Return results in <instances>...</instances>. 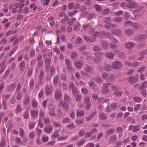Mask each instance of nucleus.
Instances as JSON below:
<instances>
[{
    "mask_svg": "<svg viewBox=\"0 0 147 147\" xmlns=\"http://www.w3.org/2000/svg\"><path fill=\"white\" fill-rule=\"evenodd\" d=\"M90 97L87 96L85 97L84 99V102L85 103V109L86 110L89 109L91 106V103L90 102Z\"/></svg>",
    "mask_w": 147,
    "mask_h": 147,
    "instance_id": "1",
    "label": "nucleus"
},
{
    "mask_svg": "<svg viewBox=\"0 0 147 147\" xmlns=\"http://www.w3.org/2000/svg\"><path fill=\"white\" fill-rule=\"evenodd\" d=\"M138 76H129L127 78V80L131 84H132L136 82L138 80Z\"/></svg>",
    "mask_w": 147,
    "mask_h": 147,
    "instance_id": "2",
    "label": "nucleus"
},
{
    "mask_svg": "<svg viewBox=\"0 0 147 147\" xmlns=\"http://www.w3.org/2000/svg\"><path fill=\"white\" fill-rule=\"evenodd\" d=\"M121 66L122 65L119 61H116L112 63L111 67L114 69H118L120 68Z\"/></svg>",
    "mask_w": 147,
    "mask_h": 147,
    "instance_id": "3",
    "label": "nucleus"
},
{
    "mask_svg": "<svg viewBox=\"0 0 147 147\" xmlns=\"http://www.w3.org/2000/svg\"><path fill=\"white\" fill-rule=\"evenodd\" d=\"M69 87L71 90H72V93L74 95L78 93V91L72 82H70L69 84Z\"/></svg>",
    "mask_w": 147,
    "mask_h": 147,
    "instance_id": "4",
    "label": "nucleus"
},
{
    "mask_svg": "<svg viewBox=\"0 0 147 147\" xmlns=\"http://www.w3.org/2000/svg\"><path fill=\"white\" fill-rule=\"evenodd\" d=\"M58 105L60 107H62L65 110L68 111L69 109V106L67 102H65L63 103L62 101H60L58 104Z\"/></svg>",
    "mask_w": 147,
    "mask_h": 147,
    "instance_id": "5",
    "label": "nucleus"
},
{
    "mask_svg": "<svg viewBox=\"0 0 147 147\" xmlns=\"http://www.w3.org/2000/svg\"><path fill=\"white\" fill-rule=\"evenodd\" d=\"M61 91L59 89H57L55 92L54 96L56 100H59L61 96Z\"/></svg>",
    "mask_w": 147,
    "mask_h": 147,
    "instance_id": "6",
    "label": "nucleus"
},
{
    "mask_svg": "<svg viewBox=\"0 0 147 147\" xmlns=\"http://www.w3.org/2000/svg\"><path fill=\"white\" fill-rule=\"evenodd\" d=\"M146 38V35L142 34L137 36L135 38L134 40L138 42H140L141 40L145 39Z\"/></svg>",
    "mask_w": 147,
    "mask_h": 147,
    "instance_id": "7",
    "label": "nucleus"
},
{
    "mask_svg": "<svg viewBox=\"0 0 147 147\" xmlns=\"http://www.w3.org/2000/svg\"><path fill=\"white\" fill-rule=\"evenodd\" d=\"M110 84V83L104 84L103 85V87L102 88L101 92L103 93H106L109 91L108 86Z\"/></svg>",
    "mask_w": 147,
    "mask_h": 147,
    "instance_id": "8",
    "label": "nucleus"
},
{
    "mask_svg": "<svg viewBox=\"0 0 147 147\" xmlns=\"http://www.w3.org/2000/svg\"><path fill=\"white\" fill-rule=\"evenodd\" d=\"M65 60L67 69L70 72L73 71V69L72 67L71 66L70 61L68 59H65Z\"/></svg>",
    "mask_w": 147,
    "mask_h": 147,
    "instance_id": "9",
    "label": "nucleus"
},
{
    "mask_svg": "<svg viewBox=\"0 0 147 147\" xmlns=\"http://www.w3.org/2000/svg\"><path fill=\"white\" fill-rule=\"evenodd\" d=\"M100 45L102 48L105 49H107L109 48L108 43L104 40H103L101 41Z\"/></svg>",
    "mask_w": 147,
    "mask_h": 147,
    "instance_id": "10",
    "label": "nucleus"
},
{
    "mask_svg": "<svg viewBox=\"0 0 147 147\" xmlns=\"http://www.w3.org/2000/svg\"><path fill=\"white\" fill-rule=\"evenodd\" d=\"M138 6V5L136 3L134 2H131V3H128L126 4V6L130 9L134 8Z\"/></svg>",
    "mask_w": 147,
    "mask_h": 147,
    "instance_id": "11",
    "label": "nucleus"
},
{
    "mask_svg": "<svg viewBox=\"0 0 147 147\" xmlns=\"http://www.w3.org/2000/svg\"><path fill=\"white\" fill-rule=\"evenodd\" d=\"M53 130V128L51 125H48L45 127L44 129V131L47 134H49Z\"/></svg>",
    "mask_w": 147,
    "mask_h": 147,
    "instance_id": "12",
    "label": "nucleus"
},
{
    "mask_svg": "<svg viewBox=\"0 0 147 147\" xmlns=\"http://www.w3.org/2000/svg\"><path fill=\"white\" fill-rule=\"evenodd\" d=\"M134 43L131 42H126L125 44V47L127 49H130L135 47Z\"/></svg>",
    "mask_w": 147,
    "mask_h": 147,
    "instance_id": "13",
    "label": "nucleus"
},
{
    "mask_svg": "<svg viewBox=\"0 0 147 147\" xmlns=\"http://www.w3.org/2000/svg\"><path fill=\"white\" fill-rule=\"evenodd\" d=\"M45 93L47 96L50 95L51 93V90L48 85L47 84L45 87Z\"/></svg>",
    "mask_w": 147,
    "mask_h": 147,
    "instance_id": "14",
    "label": "nucleus"
},
{
    "mask_svg": "<svg viewBox=\"0 0 147 147\" xmlns=\"http://www.w3.org/2000/svg\"><path fill=\"white\" fill-rule=\"evenodd\" d=\"M45 61L46 64V65L45 67V69H47V70L48 69L49 64L51 62V59L50 58H47L45 59Z\"/></svg>",
    "mask_w": 147,
    "mask_h": 147,
    "instance_id": "15",
    "label": "nucleus"
},
{
    "mask_svg": "<svg viewBox=\"0 0 147 147\" xmlns=\"http://www.w3.org/2000/svg\"><path fill=\"white\" fill-rule=\"evenodd\" d=\"M25 62L24 61H22L19 64V68L21 71H23L25 69Z\"/></svg>",
    "mask_w": 147,
    "mask_h": 147,
    "instance_id": "16",
    "label": "nucleus"
},
{
    "mask_svg": "<svg viewBox=\"0 0 147 147\" xmlns=\"http://www.w3.org/2000/svg\"><path fill=\"white\" fill-rule=\"evenodd\" d=\"M16 83H13L9 85L7 88V90L8 91H13L16 86Z\"/></svg>",
    "mask_w": 147,
    "mask_h": 147,
    "instance_id": "17",
    "label": "nucleus"
},
{
    "mask_svg": "<svg viewBox=\"0 0 147 147\" xmlns=\"http://www.w3.org/2000/svg\"><path fill=\"white\" fill-rule=\"evenodd\" d=\"M80 25L78 22H76L75 23L73 27V30L75 31H78L80 30L79 27Z\"/></svg>",
    "mask_w": 147,
    "mask_h": 147,
    "instance_id": "18",
    "label": "nucleus"
},
{
    "mask_svg": "<svg viewBox=\"0 0 147 147\" xmlns=\"http://www.w3.org/2000/svg\"><path fill=\"white\" fill-rule=\"evenodd\" d=\"M84 38L85 41L88 42H93L95 41V38H90L86 36H84Z\"/></svg>",
    "mask_w": 147,
    "mask_h": 147,
    "instance_id": "19",
    "label": "nucleus"
},
{
    "mask_svg": "<svg viewBox=\"0 0 147 147\" xmlns=\"http://www.w3.org/2000/svg\"><path fill=\"white\" fill-rule=\"evenodd\" d=\"M147 87V82L145 81L142 82L139 87V89L142 90Z\"/></svg>",
    "mask_w": 147,
    "mask_h": 147,
    "instance_id": "20",
    "label": "nucleus"
},
{
    "mask_svg": "<svg viewBox=\"0 0 147 147\" xmlns=\"http://www.w3.org/2000/svg\"><path fill=\"white\" fill-rule=\"evenodd\" d=\"M84 69L86 72L91 73V72L92 70V68L89 65H87L84 67Z\"/></svg>",
    "mask_w": 147,
    "mask_h": 147,
    "instance_id": "21",
    "label": "nucleus"
},
{
    "mask_svg": "<svg viewBox=\"0 0 147 147\" xmlns=\"http://www.w3.org/2000/svg\"><path fill=\"white\" fill-rule=\"evenodd\" d=\"M111 32L113 34H116L117 35H119L121 34V31L119 29H113L111 30Z\"/></svg>",
    "mask_w": 147,
    "mask_h": 147,
    "instance_id": "22",
    "label": "nucleus"
},
{
    "mask_svg": "<svg viewBox=\"0 0 147 147\" xmlns=\"http://www.w3.org/2000/svg\"><path fill=\"white\" fill-rule=\"evenodd\" d=\"M84 114V111L83 110H78L77 112L76 116L77 117H81Z\"/></svg>",
    "mask_w": 147,
    "mask_h": 147,
    "instance_id": "23",
    "label": "nucleus"
},
{
    "mask_svg": "<svg viewBox=\"0 0 147 147\" xmlns=\"http://www.w3.org/2000/svg\"><path fill=\"white\" fill-rule=\"evenodd\" d=\"M147 54V51H143L140 53L139 56L138 57V59L140 60L144 58V54Z\"/></svg>",
    "mask_w": 147,
    "mask_h": 147,
    "instance_id": "24",
    "label": "nucleus"
},
{
    "mask_svg": "<svg viewBox=\"0 0 147 147\" xmlns=\"http://www.w3.org/2000/svg\"><path fill=\"white\" fill-rule=\"evenodd\" d=\"M83 65V63L81 61H80L76 62L75 64V66L77 69H80Z\"/></svg>",
    "mask_w": 147,
    "mask_h": 147,
    "instance_id": "25",
    "label": "nucleus"
},
{
    "mask_svg": "<svg viewBox=\"0 0 147 147\" xmlns=\"http://www.w3.org/2000/svg\"><path fill=\"white\" fill-rule=\"evenodd\" d=\"M96 114V112H93L91 115L88 116L86 118V121H89L91 119H92V117H93Z\"/></svg>",
    "mask_w": 147,
    "mask_h": 147,
    "instance_id": "26",
    "label": "nucleus"
},
{
    "mask_svg": "<svg viewBox=\"0 0 147 147\" xmlns=\"http://www.w3.org/2000/svg\"><path fill=\"white\" fill-rule=\"evenodd\" d=\"M90 26L87 24H84L82 25V30L83 31H85L88 28H90Z\"/></svg>",
    "mask_w": 147,
    "mask_h": 147,
    "instance_id": "27",
    "label": "nucleus"
},
{
    "mask_svg": "<svg viewBox=\"0 0 147 147\" xmlns=\"http://www.w3.org/2000/svg\"><path fill=\"white\" fill-rule=\"evenodd\" d=\"M122 91L118 90L115 91L114 92V94L116 96H119L122 95Z\"/></svg>",
    "mask_w": 147,
    "mask_h": 147,
    "instance_id": "28",
    "label": "nucleus"
},
{
    "mask_svg": "<svg viewBox=\"0 0 147 147\" xmlns=\"http://www.w3.org/2000/svg\"><path fill=\"white\" fill-rule=\"evenodd\" d=\"M105 55L109 59H112L114 56V54L111 52H108L105 54Z\"/></svg>",
    "mask_w": 147,
    "mask_h": 147,
    "instance_id": "29",
    "label": "nucleus"
},
{
    "mask_svg": "<svg viewBox=\"0 0 147 147\" xmlns=\"http://www.w3.org/2000/svg\"><path fill=\"white\" fill-rule=\"evenodd\" d=\"M112 20L114 22H119L122 21V18L119 17H115Z\"/></svg>",
    "mask_w": 147,
    "mask_h": 147,
    "instance_id": "30",
    "label": "nucleus"
},
{
    "mask_svg": "<svg viewBox=\"0 0 147 147\" xmlns=\"http://www.w3.org/2000/svg\"><path fill=\"white\" fill-rule=\"evenodd\" d=\"M101 34L103 35H104L106 38L109 39L111 37V34L109 32L105 33L104 31H102L101 32Z\"/></svg>",
    "mask_w": 147,
    "mask_h": 147,
    "instance_id": "31",
    "label": "nucleus"
},
{
    "mask_svg": "<svg viewBox=\"0 0 147 147\" xmlns=\"http://www.w3.org/2000/svg\"><path fill=\"white\" fill-rule=\"evenodd\" d=\"M22 111V109L21 108L20 105H18L16 109V113H20Z\"/></svg>",
    "mask_w": 147,
    "mask_h": 147,
    "instance_id": "32",
    "label": "nucleus"
},
{
    "mask_svg": "<svg viewBox=\"0 0 147 147\" xmlns=\"http://www.w3.org/2000/svg\"><path fill=\"white\" fill-rule=\"evenodd\" d=\"M2 104L4 110H5L7 109V100H3L2 101Z\"/></svg>",
    "mask_w": 147,
    "mask_h": 147,
    "instance_id": "33",
    "label": "nucleus"
},
{
    "mask_svg": "<svg viewBox=\"0 0 147 147\" xmlns=\"http://www.w3.org/2000/svg\"><path fill=\"white\" fill-rule=\"evenodd\" d=\"M55 109L54 108L51 109L49 112V114L52 116H56V114L55 112Z\"/></svg>",
    "mask_w": 147,
    "mask_h": 147,
    "instance_id": "34",
    "label": "nucleus"
},
{
    "mask_svg": "<svg viewBox=\"0 0 147 147\" xmlns=\"http://www.w3.org/2000/svg\"><path fill=\"white\" fill-rule=\"evenodd\" d=\"M116 140V136L113 135L111 136L109 139V142L113 143L115 142Z\"/></svg>",
    "mask_w": 147,
    "mask_h": 147,
    "instance_id": "35",
    "label": "nucleus"
},
{
    "mask_svg": "<svg viewBox=\"0 0 147 147\" xmlns=\"http://www.w3.org/2000/svg\"><path fill=\"white\" fill-rule=\"evenodd\" d=\"M38 112L37 110H31L30 111V114L32 117H35L38 115Z\"/></svg>",
    "mask_w": 147,
    "mask_h": 147,
    "instance_id": "36",
    "label": "nucleus"
},
{
    "mask_svg": "<svg viewBox=\"0 0 147 147\" xmlns=\"http://www.w3.org/2000/svg\"><path fill=\"white\" fill-rule=\"evenodd\" d=\"M10 70V68H8L7 70H6L5 73H4L3 76V78H5L7 77L8 76Z\"/></svg>",
    "mask_w": 147,
    "mask_h": 147,
    "instance_id": "37",
    "label": "nucleus"
},
{
    "mask_svg": "<svg viewBox=\"0 0 147 147\" xmlns=\"http://www.w3.org/2000/svg\"><path fill=\"white\" fill-rule=\"evenodd\" d=\"M82 41V38L79 36H77L75 41V42L77 44H81Z\"/></svg>",
    "mask_w": 147,
    "mask_h": 147,
    "instance_id": "38",
    "label": "nucleus"
},
{
    "mask_svg": "<svg viewBox=\"0 0 147 147\" xmlns=\"http://www.w3.org/2000/svg\"><path fill=\"white\" fill-rule=\"evenodd\" d=\"M41 3L44 6L47 5L49 4L50 0H41Z\"/></svg>",
    "mask_w": 147,
    "mask_h": 147,
    "instance_id": "39",
    "label": "nucleus"
},
{
    "mask_svg": "<svg viewBox=\"0 0 147 147\" xmlns=\"http://www.w3.org/2000/svg\"><path fill=\"white\" fill-rule=\"evenodd\" d=\"M63 123H67L71 122V119L69 118L66 117L64 118L62 121Z\"/></svg>",
    "mask_w": 147,
    "mask_h": 147,
    "instance_id": "40",
    "label": "nucleus"
},
{
    "mask_svg": "<svg viewBox=\"0 0 147 147\" xmlns=\"http://www.w3.org/2000/svg\"><path fill=\"white\" fill-rule=\"evenodd\" d=\"M78 11L77 10L73 11L68 13V15L70 17H72L74 14L77 13Z\"/></svg>",
    "mask_w": 147,
    "mask_h": 147,
    "instance_id": "41",
    "label": "nucleus"
},
{
    "mask_svg": "<svg viewBox=\"0 0 147 147\" xmlns=\"http://www.w3.org/2000/svg\"><path fill=\"white\" fill-rule=\"evenodd\" d=\"M84 120L81 119H78L75 120V122L76 124L78 125H80L82 124L84 122Z\"/></svg>",
    "mask_w": 147,
    "mask_h": 147,
    "instance_id": "42",
    "label": "nucleus"
},
{
    "mask_svg": "<svg viewBox=\"0 0 147 147\" xmlns=\"http://www.w3.org/2000/svg\"><path fill=\"white\" fill-rule=\"evenodd\" d=\"M85 141H86L85 139H82L78 143L77 145L78 146H80L84 144L85 143Z\"/></svg>",
    "mask_w": 147,
    "mask_h": 147,
    "instance_id": "43",
    "label": "nucleus"
},
{
    "mask_svg": "<svg viewBox=\"0 0 147 147\" xmlns=\"http://www.w3.org/2000/svg\"><path fill=\"white\" fill-rule=\"evenodd\" d=\"M99 117L101 119L104 120L107 119V116L105 114L102 113L100 115Z\"/></svg>",
    "mask_w": 147,
    "mask_h": 147,
    "instance_id": "44",
    "label": "nucleus"
},
{
    "mask_svg": "<svg viewBox=\"0 0 147 147\" xmlns=\"http://www.w3.org/2000/svg\"><path fill=\"white\" fill-rule=\"evenodd\" d=\"M132 25L136 30L138 29L139 27H140V25L139 24L136 23H133Z\"/></svg>",
    "mask_w": 147,
    "mask_h": 147,
    "instance_id": "45",
    "label": "nucleus"
},
{
    "mask_svg": "<svg viewBox=\"0 0 147 147\" xmlns=\"http://www.w3.org/2000/svg\"><path fill=\"white\" fill-rule=\"evenodd\" d=\"M6 144L5 140V138H3L0 142V146L1 147H4Z\"/></svg>",
    "mask_w": 147,
    "mask_h": 147,
    "instance_id": "46",
    "label": "nucleus"
},
{
    "mask_svg": "<svg viewBox=\"0 0 147 147\" xmlns=\"http://www.w3.org/2000/svg\"><path fill=\"white\" fill-rule=\"evenodd\" d=\"M140 129L139 125H136L134 127L133 129V131L134 132H136L138 131Z\"/></svg>",
    "mask_w": 147,
    "mask_h": 147,
    "instance_id": "47",
    "label": "nucleus"
},
{
    "mask_svg": "<svg viewBox=\"0 0 147 147\" xmlns=\"http://www.w3.org/2000/svg\"><path fill=\"white\" fill-rule=\"evenodd\" d=\"M125 33L126 35H130L133 34V32L132 30L128 29L125 31Z\"/></svg>",
    "mask_w": 147,
    "mask_h": 147,
    "instance_id": "48",
    "label": "nucleus"
},
{
    "mask_svg": "<svg viewBox=\"0 0 147 147\" xmlns=\"http://www.w3.org/2000/svg\"><path fill=\"white\" fill-rule=\"evenodd\" d=\"M81 92L82 94H85L86 95L88 94V90L87 89L85 88H83L81 89Z\"/></svg>",
    "mask_w": 147,
    "mask_h": 147,
    "instance_id": "49",
    "label": "nucleus"
},
{
    "mask_svg": "<svg viewBox=\"0 0 147 147\" xmlns=\"http://www.w3.org/2000/svg\"><path fill=\"white\" fill-rule=\"evenodd\" d=\"M115 131L114 129L111 128L106 132V134L108 135L112 134Z\"/></svg>",
    "mask_w": 147,
    "mask_h": 147,
    "instance_id": "50",
    "label": "nucleus"
},
{
    "mask_svg": "<svg viewBox=\"0 0 147 147\" xmlns=\"http://www.w3.org/2000/svg\"><path fill=\"white\" fill-rule=\"evenodd\" d=\"M32 105L34 108H36L38 106V103L34 99L32 100Z\"/></svg>",
    "mask_w": 147,
    "mask_h": 147,
    "instance_id": "51",
    "label": "nucleus"
},
{
    "mask_svg": "<svg viewBox=\"0 0 147 147\" xmlns=\"http://www.w3.org/2000/svg\"><path fill=\"white\" fill-rule=\"evenodd\" d=\"M133 100L135 102H139L142 100L138 96H135L133 98Z\"/></svg>",
    "mask_w": 147,
    "mask_h": 147,
    "instance_id": "52",
    "label": "nucleus"
},
{
    "mask_svg": "<svg viewBox=\"0 0 147 147\" xmlns=\"http://www.w3.org/2000/svg\"><path fill=\"white\" fill-rule=\"evenodd\" d=\"M43 121L46 124H49L50 123V119L49 117H45L43 119Z\"/></svg>",
    "mask_w": 147,
    "mask_h": 147,
    "instance_id": "53",
    "label": "nucleus"
},
{
    "mask_svg": "<svg viewBox=\"0 0 147 147\" xmlns=\"http://www.w3.org/2000/svg\"><path fill=\"white\" fill-rule=\"evenodd\" d=\"M102 77L103 79L106 80L107 81L108 79L109 76L108 74L106 73H103L102 74Z\"/></svg>",
    "mask_w": 147,
    "mask_h": 147,
    "instance_id": "54",
    "label": "nucleus"
},
{
    "mask_svg": "<svg viewBox=\"0 0 147 147\" xmlns=\"http://www.w3.org/2000/svg\"><path fill=\"white\" fill-rule=\"evenodd\" d=\"M16 99L15 97H11L10 100L9 102L11 104H13L16 102Z\"/></svg>",
    "mask_w": 147,
    "mask_h": 147,
    "instance_id": "55",
    "label": "nucleus"
},
{
    "mask_svg": "<svg viewBox=\"0 0 147 147\" xmlns=\"http://www.w3.org/2000/svg\"><path fill=\"white\" fill-rule=\"evenodd\" d=\"M123 12L121 10H119L117 12L114 13V15L115 16H120L123 14Z\"/></svg>",
    "mask_w": 147,
    "mask_h": 147,
    "instance_id": "56",
    "label": "nucleus"
},
{
    "mask_svg": "<svg viewBox=\"0 0 147 147\" xmlns=\"http://www.w3.org/2000/svg\"><path fill=\"white\" fill-rule=\"evenodd\" d=\"M93 37L92 38H95V37H101V36H100V32H96L94 34H93Z\"/></svg>",
    "mask_w": 147,
    "mask_h": 147,
    "instance_id": "57",
    "label": "nucleus"
},
{
    "mask_svg": "<svg viewBox=\"0 0 147 147\" xmlns=\"http://www.w3.org/2000/svg\"><path fill=\"white\" fill-rule=\"evenodd\" d=\"M101 59V58L99 57H97V56L93 59L94 62L96 63H97L100 61Z\"/></svg>",
    "mask_w": 147,
    "mask_h": 147,
    "instance_id": "58",
    "label": "nucleus"
},
{
    "mask_svg": "<svg viewBox=\"0 0 147 147\" xmlns=\"http://www.w3.org/2000/svg\"><path fill=\"white\" fill-rule=\"evenodd\" d=\"M22 93L20 92H18L17 96L16 98L17 100H19L20 99L22 98Z\"/></svg>",
    "mask_w": 147,
    "mask_h": 147,
    "instance_id": "59",
    "label": "nucleus"
},
{
    "mask_svg": "<svg viewBox=\"0 0 147 147\" xmlns=\"http://www.w3.org/2000/svg\"><path fill=\"white\" fill-rule=\"evenodd\" d=\"M59 136V133L57 131L55 132L52 135V138H56L57 137Z\"/></svg>",
    "mask_w": 147,
    "mask_h": 147,
    "instance_id": "60",
    "label": "nucleus"
},
{
    "mask_svg": "<svg viewBox=\"0 0 147 147\" xmlns=\"http://www.w3.org/2000/svg\"><path fill=\"white\" fill-rule=\"evenodd\" d=\"M43 142H47L49 140V138L47 136H42V138Z\"/></svg>",
    "mask_w": 147,
    "mask_h": 147,
    "instance_id": "61",
    "label": "nucleus"
},
{
    "mask_svg": "<svg viewBox=\"0 0 147 147\" xmlns=\"http://www.w3.org/2000/svg\"><path fill=\"white\" fill-rule=\"evenodd\" d=\"M30 98L29 97L27 96L26 97L25 101L24 103V105H27L30 101Z\"/></svg>",
    "mask_w": 147,
    "mask_h": 147,
    "instance_id": "62",
    "label": "nucleus"
},
{
    "mask_svg": "<svg viewBox=\"0 0 147 147\" xmlns=\"http://www.w3.org/2000/svg\"><path fill=\"white\" fill-rule=\"evenodd\" d=\"M67 127L69 129H74L75 127V125L74 123H71L67 125Z\"/></svg>",
    "mask_w": 147,
    "mask_h": 147,
    "instance_id": "63",
    "label": "nucleus"
},
{
    "mask_svg": "<svg viewBox=\"0 0 147 147\" xmlns=\"http://www.w3.org/2000/svg\"><path fill=\"white\" fill-rule=\"evenodd\" d=\"M74 4L73 3H71L69 4L67 6L69 10H71L73 9Z\"/></svg>",
    "mask_w": 147,
    "mask_h": 147,
    "instance_id": "64",
    "label": "nucleus"
}]
</instances>
